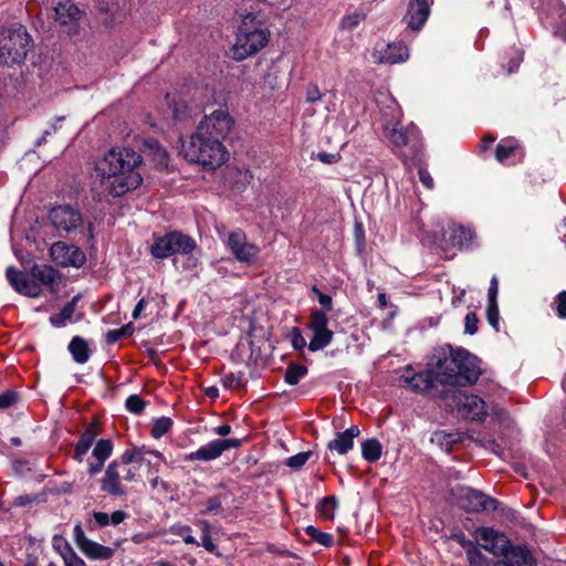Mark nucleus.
<instances>
[{
    "label": "nucleus",
    "mask_w": 566,
    "mask_h": 566,
    "mask_svg": "<svg viewBox=\"0 0 566 566\" xmlns=\"http://www.w3.org/2000/svg\"><path fill=\"white\" fill-rule=\"evenodd\" d=\"M140 164L142 156L132 148L111 149L95 165L101 195L120 197L136 189L143 181L136 171Z\"/></svg>",
    "instance_id": "obj_1"
},
{
    "label": "nucleus",
    "mask_w": 566,
    "mask_h": 566,
    "mask_svg": "<svg viewBox=\"0 0 566 566\" xmlns=\"http://www.w3.org/2000/svg\"><path fill=\"white\" fill-rule=\"evenodd\" d=\"M433 366V373L438 382L449 386H469L474 384L480 376L476 357L465 349L442 353Z\"/></svg>",
    "instance_id": "obj_2"
},
{
    "label": "nucleus",
    "mask_w": 566,
    "mask_h": 566,
    "mask_svg": "<svg viewBox=\"0 0 566 566\" xmlns=\"http://www.w3.org/2000/svg\"><path fill=\"white\" fill-rule=\"evenodd\" d=\"M182 153L187 160L200 164L203 167L216 169L223 165L229 153L223 143L218 139L191 135L190 139L182 143Z\"/></svg>",
    "instance_id": "obj_3"
},
{
    "label": "nucleus",
    "mask_w": 566,
    "mask_h": 566,
    "mask_svg": "<svg viewBox=\"0 0 566 566\" xmlns=\"http://www.w3.org/2000/svg\"><path fill=\"white\" fill-rule=\"evenodd\" d=\"M31 38L22 25L3 29L0 32L1 60L7 65L23 62L31 48Z\"/></svg>",
    "instance_id": "obj_4"
},
{
    "label": "nucleus",
    "mask_w": 566,
    "mask_h": 566,
    "mask_svg": "<svg viewBox=\"0 0 566 566\" xmlns=\"http://www.w3.org/2000/svg\"><path fill=\"white\" fill-rule=\"evenodd\" d=\"M254 15L248 14L242 20V27L233 46V57L242 61L248 56L255 54L269 41V32L262 28H251Z\"/></svg>",
    "instance_id": "obj_5"
},
{
    "label": "nucleus",
    "mask_w": 566,
    "mask_h": 566,
    "mask_svg": "<svg viewBox=\"0 0 566 566\" xmlns=\"http://www.w3.org/2000/svg\"><path fill=\"white\" fill-rule=\"evenodd\" d=\"M196 248L197 243L191 237L171 231L154 240L150 253L156 259H166L174 254H190Z\"/></svg>",
    "instance_id": "obj_6"
},
{
    "label": "nucleus",
    "mask_w": 566,
    "mask_h": 566,
    "mask_svg": "<svg viewBox=\"0 0 566 566\" xmlns=\"http://www.w3.org/2000/svg\"><path fill=\"white\" fill-rule=\"evenodd\" d=\"M234 126V119L227 109L219 108L206 115L198 124L199 136L218 139L223 143Z\"/></svg>",
    "instance_id": "obj_7"
},
{
    "label": "nucleus",
    "mask_w": 566,
    "mask_h": 566,
    "mask_svg": "<svg viewBox=\"0 0 566 566\" xmlns=\"http://www.w3.org/2000/svg\"><path fill=\"white\" fill-rule=\"evenodd\" d=\"M137 470V467H128L119 459L111 462L101 482L102 490L111 495H125L126 491L122 486L120 482L134 481Z\"/></svg>",
    "instance_id": "obj_8"
},
{
    "label": "nucleus",
    "mask_w": 566,
    "mask_h": 566,
    "mask_svg": "<svg viewBox=\"0 0 566 566\" xmlns=\"http://www.w3.org/2000/svg\"><path fill=\"white\" fill-rule=\"evenodd\" d=\"M307 326L313 334L307 345L311 352H318L331 345L334 333L328 328V317L325 312L319 310L313 311Z\"/></svg>",
    "instance_id": "obj_9"
},
{
    "label": "nucleus",
    "mask_w": 566,
    "mask_h": 566,
    "mask_svg": "<svg viewBox=\"0 0 566 566\" xmlns=\"http://www.w3.org/2000/svg\"><path fill=\"white\" fill-rule=\"evenodd\" d=\"M51 260L62 268L80 269L86 262L85 253L75 244L63 241L53 243L50 248Z\"/></svg>",
    "instance_id": "obj_10"
},
{
    "label": "nucleus",
    "mask_w": 566,
    "mask_h": 566,
    "mask_svg": "<svg viewBox=\"0 0 566 566\" xmlns=\"http://www.w3.org/2000/svg\"><path fill=\"white\" fill-rule=\"evenodd\" d=\"M226 244L235 260L241 263H253L260 252L259 247L249 242L245 233L241 230L229 232Z\"/></svg>",
    "instance_id": "obj_11"
},
{
    "label": "nucleus",
    "mask_w": 566,
    "mask_h": 566,
    "mask_svg": "<svg viewBox=\"0 0 566 566\" xmlns=\"http://www.w3.org/2000/svg\"><path fill=\"white\" fill-rule=\"evenodd\" d=\"M454 398L457 400V411L461 417L480 421L486 416V403L479 396L458 391Z\"/></svg>",
    "instance_id": "obj_12"
},
{
    "label": "nucleus",
    "mask_w": 566,
    "mask_h": 566,
    "mask_svg": "<svg viewBox=\"0 0 566 566\" xmlns=\"http://www.w3.org/2000/svg\"><path fill=\"white\" fill-rule=\"evenodd\" d=\"M241 444L239 439H218L201 446L197 451L185 457L187 461H211L219 458L226 450L238 448Z\"/></svg>",
    "instance_id": "obj_13"
},
{
    "label": "nucleus",
    "mask_w": 566,
    "mask_h": 566,
    "mask_svg": "<svg viewBox=\"0 0 566 566\" xmlns=\"http://www.w3.org/2000/svg\"><path fill=\"white\" fill-rule=\"evenodd\" d=\"M474 535L480 546L494 556H499L513 547L503 534L492 527H479Z\"/></svg>",
    "instance_id": "obj_14"
},
{
    "label": "nucleus",
    "mask_w": 566,
    "mask_h": 566,
    "mask_svg": "<svg viewBox=\"0 0 566 566\" xmlns=\"http://www.w3.org/2000/svg\"><path fill=\"white\" fill-rule=\"evenodd\" d=\"M496 504V500L480 491L470 488L461 489L459 505L468 512L495 511Z\"/></svg>",
    "instance_id": "obj_15"
},
{
    "label": "nucleus",
    "mask_w": 566,
    "mask_h": 566,
    "mask_svg": "<svg viewBox=\"0 0 566 566\" xmlns=\"http://www.w3.org/2000/svg\"><path fill=\"white\" fill-rule=\"evenodd\" d=\"M50 221L52 226L64 232H71L77 229L82 222V214L70 206H57L50 211Z\"/></svg>",
    "instance_id": "obj_16"
},
{
    "label": "nucleus",
    "mask_w": 566,
    "mask_h": 566,
    "mask_svg": "<svg viewBox=\"0 0 566 566\" xmlns=\"http://www.w3.org/2000/svg\"><path fill=\"white\" fill-rule=\"evenodd\" d=\"M7 279L13 289L20 294L29 297H39L42 294L43 289L31 274L28 276L13 268H8Z\"/></svg>",
    "instance_id": "obj_17"
},
{
    "label": "nucleus",
    "mask_w": 566,
    "mask_h": 566,
    "mask_svg": "<svg viewBox=\"0 0 566 566\" xmlns=\"http://www.w3.org/2000/svg\"><path fill=\"white\" fill-rule=\"evenodd\" d=\"M373 56L377 63L396 64L409 57V50L402 42L377 44Z\"/></svg>",
    "instance_id": "obj_18"
},
{
    "label": "nucleus",
    "mask_w": 566,
    "mask_h": 566,
    "mask_svg": "<svg viewBox=\"0 0 566 566\" xmlns=\"http://www.w3.org/2000/svg\"><path fill=\"white\" fill-rule=\"evenodd\" d=\"M31 275L32 277L36 279L41 287H46V290L51 293H56L63 282L62 274L51 265L46 264L34 265L31 269Z\"/></svg>",
    "instance_id": "obj_19"
},
{
    "label": "nucleus",
    "mask_w": 566,
    "mask_h": 566,
    "mask_svg": "<svg viewBox=\"0 0 566 566\" xmlns=\"http://www.w3.org/2000/svg\"><path fill=\"white\" fill-rule=\"evenodd\" d=\"M432 0H409L405 20L412 30H420L430 14Z\"/></svg>",
    "instance_id": "obj_20"
},
{
    "label": "nucleus",
    "mask_w": 566,
    "mask_h": 566,
    "mask_svg": "<svg viewBox=\"0 0 566 566\" xmlns=\"http://www.w3.org/2000/svg\"><path fill=\"white\" fill-rule=\"evenodd\" d=\"M502 559L497 560L494 566H534V559L525 547L515 546L500 554Z\"/></svg>",
    "instance_id": "obj_21"
},
{
    "label": "nucleus",
    "mask_w": 566,
    "mask_h": 566,
    "mask_svg": "<svg viewBox=\"0 0 566 566\" xmlns=\"http://www.w3.org/2000/svg\"><path fill=\"white\" fill-rule=\"evenodd\" d=\"M384 132L386 137L396 147L407 146L417 136V130L413 126L403 128L400 123L386 125Z\"/></svg>",
    "instance_id": "obj_22"
},
{
    "label": "nucleus",
    "mask_w": 566,
    "mask_h": 566,
    "mask_svg": "<svg viewBox=\"0 0 566 566\" xmlns=\"http://www.w3.org/2000/svg\"><path fill=\"white\" fill-rule=\"evenodd\" d=\"M54 10L56 21L64 25L75 27L82 15V11L71 0L59 2Z\"/></svg>",
    "instance_id": "obj_23"
},
{
    "label": "nucleus",
    "mask_w": 566,
    "mask_h": 566,
    "mask_svg": "<svg viewBox=\"0 0 566 566\" xmlns=\"http://www.w3.org/2000/svg\"><path fill=\"white\" fill-rule=\"evenodd\" d=\"M403 381L416 392H424L433 387L436 375L432 369L424 370L412 375L411 377H405Z\"/></svg>",
    "instance_id": "obj_24"
},
{
    "label": "nucleus",
    "mask_w": 566,
    "mask_h": 566,
    "mask_svg": "<svg viewBox=\"0 0 566 566\" xmlns=\"http://www.w3.org/2000/svg\"><path fill=\"white\" fill-rule=\"evenodd\" d=\"M80 551L88 558L93 560H106L113 557L115 549L101 545L92 539H88Z\"/></svg>",
    "instance_id": "obj_25"
},
{
    "label": "nucleus",
    "mask_w": 566,
    "mask_h": 566,
    "mask_svg": "<svg viewBox=\"0 0 566 566\" xmlns=\"http://www.w3.org/2000/svg\"><path fill=\"white\" fill-rule=\"evenodd\" d=\"M69 350L73 359L77 364H84L90 359V348L86 340L80 336H74L70 344Z\"/></svg>",
    "instance_id": "obj_26"
},
{
    "label": "nucleus",
    "mask_w": 566,
    "mask_h": 566,
    "mask_svg": "<svg viewBox=\"0 0 566 566\" xmlns=\"http://www.w3.org/2000/svg\"><path fill=\"white\" fill-rule=\"evenodd\" d=\"M474 238V232L470 228L459 226L452 230L450 241L454 247L468 248Z\"/></svg>",
    "instance_id": "obj_27"
},
{
    "label": "nucleus",
    "mask_w": 566,
    "mask_h": 566,
    "mask_svg": "<svg viewBox=\"0 0 566 566\" xmlns=\"http://www.w3.org/2000/svg\"><path fill=\"white\" fill-rule=\"evenodd\" d=\"M77 302V297H74L71 302L66 303L60 313L54 314L50 317V322L55 327H62L67 322H71L74 312H75V304Z\"/></svg>",
    "instance_id": "obj_28"
},
{
    "label": "nucleus",
    "mask_w": 566,
    "mask_h": 566,
    "mask_svg": "<svg viewBox=\"0 0 566 566\" xmlns=\"http://www.w3.org/2000/svg\"><path fill=\"white\" fill-rule=\"evenodd\" d=\"M431 442L439 446L446 452H450L454 443L459 441V433L436 431L431 436Z\"/></svg>",
    "instance_id": "obj_29"
},
{
    "label": "nucleus",
    "mask_w": 566,
    "mask_h": 566,
    "mask_svg": "<svg viewBox=\"0 0 566 566\" xmlns=\"http://www.w3.org/2000/svg\"><path fill=\"white\" fill-rule=\"evenodd\" d=\"M381 453H382V447H381L380 442L376 439L366 440L361 444V454H363L364 459L369 462H376L377 460H379L381 457Z\"/></svg>",
    "instance_id": "obj_30"
},
{
    "label": "nucleus",
    "mask_w": 566,
    "mask_h": 566,
    "mask_svg": "<svg viewBox=\"0 0 566 566\" xmlns=\"http://www.w3.org/2000/svg\"><path fill=\"white\" fill-rule=\"evenodd\" d=\"M331 451H336L338 454H346L353 449L354 442L349 440L343 432L336 434L335 439L327 444Z\"/></svg>",
    "instance_id": "obj_31"
},
{
    "label": "nucleus",
    "mask_w": 566,
    "mask_h": 566,
    "mask_svg": "<svg viewBox=\"0 0 566 566\" xmlns=\"http://www.w3.org/2000/svg\"><path fill=\"white\" fill-rule=\"evenodd\" d=\"M146 147L149 155L153 156V160L156 165L166 167L168 160V154L156 140H148Z\"/></svg>",
    "instance_id": "obj_32"
},
{
    "label": "nucleus",
    "mask_w": 566,
    "mask_h": 566,
    "mask_svg": "<svg viewBox=\"0 0 566 566\" xmlns=\"http://www.w3.org/2000/svg\"><path fill=\"white\" fill-rule=\"evenodd\" d=\"M365 20V14L363 12H352L347 13L340 20V29L345 31H353L356 29L363 21Z\"/></svg>",
    "instance_id": "obj_33"
},
{
    "label": "nucleus",
    "mask_w": 566,
    "mask_h": 566,
    "mask_svg": "<svg viewBox=\"0 0 566 566\" xmlns=\"http://www.w3.org/2000/svg\"><path fill=\"white\" fill-rule=\"evenodd\" d=\"M112 451H113V443L111 440L108 439H102L99 440L94 450H93V455L101 462V463H104L108 458L109 455L112 454Z\"/></svg>",
    "instance_id": "obj_34"
},
{
    "label": "nucleus",
    "mask_w": 566,
    "mask_h": 566,
    "mask_svg": "<svg viewBox=\"0 0 566 566\" xmlns=\"http://www.w3.org/2000/svg\"><path fill=\"white\" fill-rule=\"evenodd\" d=\"M145 451L136 448L126 450L120 455L119 460L126 463L128 467H132V464H136L135 467L139 468L140 464L145 461Z\"/></svg>",
    "instance_id": "obj_35"
},
{
    "label": "nucleus",
    "mask_w": 566,
    "mask_h": 566,
    "mask_svg": "<svg viewBox=\"0 0 566 566\" xmlns=\"http://www.w3.org/2000/svg\"><path fill=\"white\" fill-rule=\"evenodd\" d=\"M307 374V368L302 365H290L285 371V381L290 385H297Z\"/></svg>",
    "instance_id": "obj_36"
},
{
    "label": "nucleus",
    "mask_w": 566,
    "mask_h": 566,
    "mask_svg": "<svg viewBox=\"0 0 566 566\" xmlns=\"http://www.w3.org/2000/svg\"><path fill=\"white\" fill-rule=\"evenodd\" d=\"M517 146L513 143H501L496 146L495 158L499 163H505L509 158L515 155Z\"/></svg>",
    "instance_id": "obj_37"
},
{
    "label": "nucleus",
    "mask_w": 566,
    "mask_h": 566,
    "mask_svg": "<svg viewBox=\"0 0 566 566\" xmlns=\"http://www.w3.org/2000/svg\"><path fill=\"white\" fill-rule=\"evenodd\" d=\"M133 333H134V327H133L132 323H129L120 328L108 331L105 335V338H106L107 343L113 344V343L118 342L122 338H126V337L130 336Z\"/></svg>",
    "instance_id": "obj_38"
},
{
    "label": "nucleus",
    "mask_w": 566,
    "mask_h": 566,
    "mask_svg": "<svg viewBox=\"0 0 566 566\" xmlns=\"http://www.w3.org/2000/svg\"><path fill=\"white\" fill-rule=\"evenodd\" d=\"M337 507V500L334 495L326 496L323 499L321 505H319V513L326 518V520H333L335 511Z\"/></svg>",
    "instance_id": "obj_39"
},
{
    "label": "nucleus",
    "mask_w": 566,
    "mask_h": 566,
    "mask_svg": "<svg viewBox=\"0 0 566 566\" xmlns=\"http://www.w3.org/2000/svg\"><path fill=\"white\" fill-rule=\"evenodd\" d=\"M201 526L202 535H201V545L210 553H214L217 551L216 544L211 539L210 535V524L208 521L202 520L199 522Z\"/></svg>",
    "instance_id": "obj_40"
},
{
    "label": "nucleus",
    "mask_w": 566,
    "mask_h": 566,
    "mask_svg": "<svg viewBox=\"0 0 566 566\" xmlns=\"http://www.w3.org/2000/svg\"><path fill=\"white\" fill-rule=\"evenodd\" d=\"M470 566H490L489 559L473 545L467 551Z\"/></svg>",
    "instance_id": "obj_41"
},
{
    "label": "nucleus",
    "mask_w": 566,
    "mask_h": 566,
    "mask_svg": "<svg viewBox=\"0 0 566 566\" xmlns=\"http://www.w3.org/2000/svg\"><path fill=\"white\" fill-rule=\"evenodd\" d=\"M222 385L226 389L235 391L243 386L242 374H228L222 377Z\"/></svg>",
    "instance_id": "obj_42"
},
{
    "label": "nucleus",
    "mask_w": 566,
    "mask_h": 566,
    "mask_svg": "<svg viewBox=\"0 0 566 566\" xmlns=\"http://www.w3.org/2000/svg\"><path fill=\"white\" fill-rule=\"evenodd\" d=\"M306 533L313 539H315L317 543H319L326 547H331L334 543V538L331 534L323 533V532L318 531L317 528H315L314 526H308L306 530Z\"/></svg>",
    "instance_id": "obj_43"
},
{
    "label": "nucleus",
    "mask_w": 566,
    "mask_h": 566,
    "mask_svg": "<svg viewBox=\"0 0 566 566\" xmlns=\"http://www.w3.org/2000/svg\"><path fill=\"white\" fill-rule=\"evenodd\" d=\"M172 421L170 418L161 417L157 419L153 426L151 434L155 438H160L166 434L171 428Z\"/></svg>",
    "instance_id": "obj_44"
},
{
    "label": "nucleus",
    "mask_w": 566,
    "mask_h": 566,
    "mask_svg": "<svg viewBox=\"0 0 566 566\" xmlns=\"http://www.w3.org/2000/svg\"><path fill=\"white\" fill-rule=\"evenodd\" d=\"M52 545L53 548L60 554L62 559L64 558V556H67L70 553L74 551L69 544V542L61 535L53 536Z\"/></svg>",
    "instance_id": "obj_45"
},
{
    "label": "nucleus",
    "mask_w": 566,
    "mask_h": 566,
    "mask_svg": "<svg viewBox=\"0 0 566 566\" xmlns=\"http://www.w3.org/2000/svg\"><path fill=\"white\" fill-rule=\"evenodd\" d=\"M125 406H126L127 410H129L130 412H133L135 415H138L145 409L146 402L144 401V399L140 396L130 395L126 399Z\"/></svg>",
    "instance_id": "obj_46"
},
{
    "label": "nucleus",
    "mask_w": 566,
    "mask_h": 566,
    "mask_svg": "<svg viewBox=\"0 0 566 566\" xmlns=\"http://www.w3.org/2000/svg\"><path fill=\"white\" fill-rule=\"evenodd\" d=\"M312 452H300L286 460V464L292 469H301L311 458Z\"/></svg>",
    "instance_id": "obj_47"
},
{
    "label": "nucleus",
    "mask_w": 566,
    "mask_h": 566,
    "mask_svg": "<svg viewBox=\"0 0 566 566\" xmlns=\"http://www.w3.org/2000/svg\"><path fill=\"white\" fill-rule=\"evenodd\" d=\"M486 317L491 326L499 329V307L496 302H489L486 307Z\"/></svg>",
    "instance_id": "obj_48"
},
{
    "label": "nucleus",
    "mask_w": 566,
    "mask_h": 566,
    "mask_svg": "<svg viewBox=\"0 0 566 566\" xmlns=\"http://www.w3.org/2000/svg\"><path fill=\"white\" fill-rule=\"evenodd\" d=\"M18 401V394L12 390L0 394V410L7 409Z\"/></svg>",
    "instance_id": "obj_49"
},
{
    "label": "nucleus",
    "mask_w": 566,
    "mask_h": 566,
    "mask_svg": "<svg viewBox=\"0 0 566 566\" xmlns=\"http://www.w3.org/2000/svg\"><path fill=\"white\" fill-rule=\"evenodd\" d=\"M221 503L222 501L219 495L211 496L203 503L205 509L201 511V513L207 514L217 512L221 507Z\"/></svg>",
    "instance_id": "obj_50"
},
{
    "label": "nucleus",
    "mask_w": 566,
    "mask_h": 566,
    "mask_svg": "<svg viewBox=\"0 0 566 566\" xmlns=\"http://www.w3.org/2000/svg\"><path fill=\"white\" fill-rule=\"evenodd\" d=\"M479 319L475 313L470 312L465 315V333L474 335L478 332Z\"/></svg>",
    "instance_id": "obj_51"
},
{
    "label": "nucleus",
    "mask_w": 566,
    "mask_h": 566,
    "mask_svg": "<svg viewBox=\"0 0 566 566\" xmlns=\"http://www.w3.org/2000/svg\"><path fill=\"white\" fill-rule=\"evenodd\" d=\"M73 538H74V542H75L76 546L78 547V549L81 547H83V545H85V543L90 539L88 537H86L81 524H76L74 526Z\"/></svg>",
    "instance_id": "obj_52"
},
{
    "label": "nucleus",
    "mask_w": 566,
    "mask_h": 566,
    "mask_svg": "<svg viewBox=\"0 0 566 566\" xmlns=\"http://www.w3.org/2000/svg\"><path fill=\"white\" fill-rule=\"evenodd\" d=\"M312 292L318 297L319 304L326 310L331 311L333 306L332 297L327 294L322 293L316 286L312 287Z\"/></svg>",
    "instance_id": "obj_53"
},
{
    "label": "nucleus",
    "mask_w": 566,
    "mask_h": 566,
    "mask_svg": "<svg viewBox=\"0 0 566 566\" xmlns=\"http://www.w3.org/2000/svg\"><path fill=\"white\" fill-rule=\"evenodd\" d=\"M292 346L298 350L306 346V340L298 328H294L292 332Z\"/></svg>",
    "instance_id": "obj_54"
},
{
    "label": "nucleus",
    "mask_w": 566,
    "mask_h": 566,
    "mask_svg": "<svg viewBox=\"0 0 566 566\" xmlns=\"http://www.w3.org/2000/svg\"><path fill=\"white\" fill-rule=\"evenodd\" d=\"M63 562L65 566H86L85 562L74 551L64 556Z\"/></svg>",
    "instance_id": "obj_55"
},
{
    "label": "nucleus",
    "mask_w": 566,
    "mask_h": 566,
    "mask_svg": "<svg viewBox=\"0 0 566 566\" xmlns=\"http://www.w3.org/2000/svg\"><path fill=\"white\" fill-rule=\"evenodd\" d=\"M322 98V93L319 92L317 85L311 84L306 88V101L308 103L317 102Z\"/></svg>",
    "instance_id": "obj_56"
},
{
    "label": "nucleus",
    "mask_w": 566,
    "mask_h": 566,
    "mask_svg": "<svg viewBox=\"0 0 566 566\" xmlns=\"http://www.w3.org/2000/svg\"><path fill=\"white\" fill-rule=\"evenodd\" d=\"M557 314L560 318H566V291L558 294Z\"/></svg>",
    "instance_id": "obj_57"
},
{
    "label": "nucleus",
    "mask_w": 566,
    "mask_h": 566,
    "mask_svg": "<svg viewBox=\"0 0 566 566\" xmlns=\"http://www.w3.org/2000/svg\"><path fill=\"white\" fill-rule=\"evenodd\" d=\"M418 172L419 179L423 184V186H426L428 189H432L434 184L431 175L423 168H419Z\"/></svg>",
    "instance_id": "obj_58"
},
{
    "label": "nucleus",
    "mask_w": 566,
    "mask_h": 566,
    "mask_svg": "<svg viewBox=\"0 0 566 566\" xmlns=\"http://www.w3.org/2000/svg\"><path fill=\"white\" fill-rule=\"evenodd\" d=\"M497 290H499V281H497L496 276H493L491 279L489 293H488L489 302H496Z\"/></svg>",
    "instance_id": "obj_59"
},
{
    "label": "nucleus",
    "mask_w": 566,
    "mask_h": 566,
    "mask_svg": "<svg viewBox=\"0 0 566 566\" xmlns=\"http://www.w3.org/2000/svg\"><path fill=\"white\" fill-rule=\"evenodd\" d=\"M93 516L99 526H107L111 524V517L107 513L94 512Z\"/></svg>",
    "instance_id": "obj_60"
},
{
    "label": "nucleus",
    "mask_w": 566,
    "mask_h": 566,
    "mask_svg": "<svg viewBox=\"0 0 566 566\" xmlns=\"http://www.w3.org/2000/svg\"><path fill=\"white\" fill-rule=\"evenodd\" d=\"M109 517L111 524L116 526L126 520L127 513L124 511H115L109 515Z\"/></svg>",
    "instance_id": "obj_61"
},
{
    "label": "nucleus",
    "mask_w": 566,
    "mask_h": 566,
    "mask_svg": "<svg viewBox=\"0 0 566 566\" xmlns=\"http://www.w3.org/2000/svg\"><path fill=\"white\" fill-rule=\"evenodd\" d=\"M317 159L324 164H332L337 161V155L328 153H319Z\"/></svg>",
    "instance_id": "obj_62"
},
{
    "label": "nucleus",
    "mask_w": 566,
    "mask_h": 566,
    "mask_svg": "<svg viewBox=\"0 0 566 566\" xmlns=\"http://www.w3.org/2000/svg\"><path fill=\"white\" fill-rule=\"evenodd\" d=\"M147 302L145 298H142L136 304L134 311H133V317L136 319L140 316L142 312L146 308Z\"/></svg>",
    "instance_id": "obj_63"
},
{
    "label": "nucleus",
    "mask_w": 566,
    "mask_h": 566,
    "mask_svg": "<svg viewBox=\"0 0 566 566\" xmlns=\"http://www.w3.org/2000/svg\"><path fill=\"white\" fill-rule=\"evenodd\" d=\"M87 451H88V448H86L85 446H82L81 443L77 442V444L75 447L74 458L77 461H82L83 457L85 455V453Z\"/></svg>",
    "instance_id": "obj_64"
}]
</instances>
